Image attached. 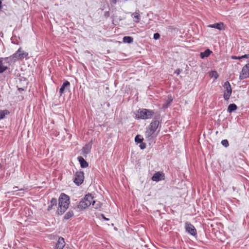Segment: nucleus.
<instances>
[{"instance_id": "f257e3e1", "label": "nucleus", "mask_w": 249, "mask_h": 249, "mask_svg": "<svg viewBox=\"0 0 249 249\" xmlns=\"http://www.w3.org/2000/svg\"><path fill=\"white\" fill-rule=\"evenodd\" d=\"M70 204V198L67 195L62 193L59 198L58 208L57 213L59 215L63 214L67 210Z\"/></svg>"}, {"instance_id": "f03ea898", "label": "nucleus", "mask_w": 249, "mask_h": 249, "mask_svg": "<svg viewBox=\"0 0 249 249\" xmlns=\"http://www.w3.org/2000/svg\"><path fill=\"white\" fill-rule=\"evenodd\" d=\"M93 197L90 194L86 195L84 198L79 202L77 208L80 210H83L88 208L92 203Z\"/></svg>"}, {"instance_id": "7ed1b4c3", "label": "nucleus", "mask_w": 249, "mask_h": 249, "mask_svg": "<svg viewBox=\"0 0 249 249\" xmlns=\"http://www.w3.org/2000/svg\"><path fill=\"white\" fill-rule=\"evenodd\" d=\"M154 112L153 111L147 109H142L138 111L137 116L139 118L148 119L152 117Z\"/></svg>"}, {"instance_id": "20e7f679", "label": "nucleus", "mask_w": 249, "mask_h": 249, "mask_svg": "<svg viewBox=\"0 0 249 249\" xmlns=\"http://www.w3.org/2000/svg\"><path fill=\"white\" fill-rule=\"evenodd\" d=\"M11 57H0V73H1L8 69V66L12 61Z\"/></svg>"}, {"instance_id": "39448f33", "label": "nucleus", "mask_w": 249, "mask_h": 249, "mask_svg": "<svg viewBox=\"0 0 249 249\" xmlns=\"http://www.w3.org/2000/svg\"><path fill=\"white\" fill-rule=\"evenodd\" d=\"M159 124V121L157 120L152 121L151 123L145 133L146 137H150L154 133L158 128Z\"/></svg>"}, {"instance_id": "423d86ee", "label": "nucleus", "mask_w": 249, "mask_h": 249, "mask_svg": "<svg viewBox=\"0 0 249 249\" xmlns=\"http://www.w3.org/2000/svg\"><path fill=\"white\" fill-rule=\"evenodd\" d=\"M28 55V53L24 52L21 48H19L16 53L11 56V59H13L15 61L17 59H22Z\"/></svg>"}, {"instance_id": "0eeeda50", "label": "nucleus", "mask_w": 249, "mask_h": 249, "mask_svg": "<svg viewBox=\"0 0 249 249\" xmlns=\"http://www.w3.org/2000/svg\"><path fill=\"white\" fill-rule=\"evenodd\" d=\"M223 87L225 89L224 93V98L225 100L228 101L231 94L232 89L228 81L225 82Z\"/></svg>"}, {"instance_id": "6e6552de", "label": "nucleus", "mask_w": 249, "mask_h": 249, "mask_svg": "<svg viewBox=\"0 0 249 249\" xmlns=\"http://www.w3.org/2000/svg\"><path fill=\"white\" fill-rule=\"evenodd\" d=\"M84 173L82 171H77L74 175V182L77 185L81 184L84 181Z\"/></svg>"}, {"instance_id": "1a4fd4ad", "label": "nucleus", "mask_w": 249, "mask_h": 249, "mask_svg": "<svg viewBox=\"0 0 249 249\" xmlns=\"http://www.w3.org/2000/svg\"><path fill=\"white\" fill-rule=\"evenodd\" d=\"M185 228L186 231L192 235H196V230L195 227L190 223L188 222L185 223Z\"/></svg>"}, {"instance_id": "9d476101", "label": "nucleus", "mask_w": 249, "mask_h": 249, "mask_svg": "<svg viewBox=\"0 0 249 249\" xmlns=\"http://www.w3.org/2000/svg\"><path fill=\"white\" fill-rule=\"evenodd\" d=\"M249 77V69L246 64L242 68V71L240 74L239 78L241 80H243Z\"/></svg>"}, {"instance_id": "9b49d317", "label": "nucleus", "mask_w": 249, "mask_h": 249, "mask_svg": "<svg viewBox=\"0 0 249 249\" xmlns=\"http://www.w3.org/2000/svg\"><path fill=\"white\" fill-rule=\"evenodd\" d=\"M164 179V174L162 172H158L154 174L152 180L155 181H159Z\"/></svg>"}, {"instance_id": "f8f14e48", "label": "nucleus", "mask_w": 249, "mask_h": 249, "mask_svg": "<svg viewBox=\"0 0 249 249\" xmlns=\"http://www.w3.org/2000/svg\"><path fill=\"white\" fill-rule=\"evenodd\" d=\"M65 245L64 239L62 237H59L55 245L54 249H63Z\"/></svg>"}, {"instance_id": "ddd939ff", "label": "nucleus", "mask_w": 249, "mask_h": 249, "mask_svg": "<svg viewBox=\"0 0 249 249\" xmlns=\"http://www.w3.org/2000/svg\"><path fill=\"white\" fill-rule=\"evenodd\" d=\"M208 27L210 28H216L219 30H223L224 29V24L222 22L216 23L213 24H210L208 25Z\"/></svg>"}, {"instance_id": "4468645a", "label": "nucleus", "mask_w": 249, "mask_h": 249, "mask_svg": "<svg viewBox=\"0 0 249 249\" xmlns=\"http://www.w3.org/2000/svg\"><path fill=\"white\" fill-rule=\"evenodd\" d=\"M77 159L80 162L81 167L82 168H86L88 166V163L84 160L82 157L79 156L77 158Z\"/></svg>"}, {"instance_id": "2eb2a0df", "label": "nucleus", "mask_w": 249, "mask_h": 249, "mask_svg": "<svg viewBox=\"0 0 249 249\" xmlns=\"http://www.w3.org/2000/svg\"><path fill=\"white\" fill-rule=\"evenodd\" d=\"M70 86V83L68 81H65L61 87L59 89V93L60 95H61L62 93L64 92L65 88H67L68 87H69Z\"/></svg>"}, {"instance_id": "dca6fc26", "label": "nucleus", "mask_w": 249, "mask_h": 249, "mask_svg": "<svg viewBox=\"0 0 249 249\" xmlns=\"http://www.w3.org/2000/svg\"><path fill=\"white\" fill-rule=\"evenodd\" d=\"M131 17L134 18V22L136 23L139 22L140 20V15L139 14V11L138 10V12L136 11L135 12L132 13L131 14Z\"/></svg>"}, {"instance_id": "f3484780", "label": "nucleus", "mask_w": 249, "mask_h": 249, "mask_svg": "<svg viewBox=\"0 0 249 249\" xmlns=\"http://www.w3.org/2000/svg\"><path fill=\"white\" fill-rule=\"evenodd\" d=\"M57 205V199L55 198H53L50 201V205L48 206L47 210L48 211H51L54 206Z\"/></svg>"}, {"instance_id": "a211bd4d", "label": "nucleus", "mask_w": 249, "mask_h": 249, "mask_svg": "<svg viewBox=\"0 0 249 249\" xmlns=\"http://www.w3.org/2000/svg\"><path fill=\"white\" fill-rule=\"evenodd\" d=\"M91 148V144L89 143L83 147L82 150L84 154H88L89 153Z\"/></svg>"}, {"instance_id": "6ab92c4d", "label": "nucleus", "mask_w": 249, "mask_h": 249, "mask_svg": "<svg viewBox=\"0 0 249 249\" xmlns=\"http://www.w3.org/2000/svg\"><path fill=\"white\" fill-rule=\"evenodd\" d=\"M237 108V106L234 104H230L228 107L227 111L229 113H231Z\"/></svg>"}, {"instance_id": "aec40b11", "label": "nucleus", "mask_w": 249, "mask_h": 249, "mask_svg": "<svg viewBox=\"0 0 249 249\" xmlns=\"http://www.w3.org/2000/svg\"><path fill=\"white\" fill-rule=\"evenodd\" d=\"M212 53L209 49H207L204 52L200 53V57L201 58H204L205 57H208Z\"/></svg>"}, {"instance_id": "412c9836", "label": "nucleus", "mask_w": 249, "mask_h": 249, "mask_svg": "<svg viewBox=\"0 0 249 249\" xmlns=\"http://www.w3.org/2000/svg\"><path fill=\"white\" fill-rule=\"evenodd\" d=\"M133 41V38L131 36H125L123 37V42L124 43H131Z\"/></svg>"}, {"instance_id": "4be33fe9", "label": "nucleus", "mask_w": 249, "mask_h": 249, "mask_svg": "<svg viewBox=\"0 0 249 249\" xmlns=\"http://www.w3.org/2000/svg\"><path fill=\"white\" fill-rule=\"evenodd\" d=\"M92 206L95 209L100 208L101 207L102 204L99 201H92Z\"/></svg>"}, {"instance_id": "5701e85b", "label": "nucleus", "mask_w": 249, "mask_h": 249, "mask_svg": "<svg viewBox=\"0 0 249 249\" xmlns=\"http://www.w3.org/2000/svg\"><path fill=\"white\" fill-rule=\"evenodd\" d=\"M173 99L171 96L168 97V99L165 104L163 105V107L164 108H167L168 106L172 103Z\"/></svg>"}, {"instance_id": "b1692460", "label": "nucleus", "mask_w": 249, "mask_h": 249, "mask_svg": "<svg viewBox=\"0 0 249 249\" xmlns=\"http://www.w3.org/2000/svg\"><path fill=\"white\" fill-rule=\"evenodd\" d=\"M73 215V213L72 211H69L64 216L65 219H69Z\"/></svg>"}, {"instance_id": "393cba45", "label": "nucleus", "mask_w": 249, "mask_h": 249, "mask_svg": "<svg viewBox=\"0 0 249 249\" xmlns=\"http://www.w3.org/2000/svg\"><path fill=\"white\" fill-rule=\"evenodd\" d=\"M9 113L7 110H0V120L3 119L5 115Z\"/></svg>"}, {"instance_id": "a878e982", "label": "nucleus", "mask_w": 249, "mask_h": 249, "mask_svg": "<svg viewBox=\"0 0 249 249\" xmlns=\"http://www.w3.org/2000/svg\"><path fill=\"white\" fill-rule=\"evenodd\" d=\"M16 191H17V190L12 191L9 192L8 193L11 194L12 195H15L16 196H23V195L24 194V192H20V193H18L15 194V192Z\"/></svg>"}, {"instance_id": "bb28decb", "label": "nucleus", "mask_w": 249, "mask_h": 249, "mask_svg": "<svg viewBox=\"0 0 249 249\" xmlns=\"http://www.w3.org/2000/svg\"><path fill=\"white\" fill-rule=\"evenodd\" d=\"M142 139L140 138V135H137L135 138V141L137 143H141L142 141Z\"/></svg>"}, {"instance_id": "cd10ccee", "label": "nucleus", "mask_w": 249, "mask_h": 249, "mask_svg": "<svg viewBox=\"0 0 249 249\" xmlns=\"http://www.w3.org/2000/svg\"><path fill=\"white\" fill-rule=\"evenodd\" d=\"M221 144L225 146V147H227L229 146V142L227 140H224L221 141Z\"/></svg>"}, {"instance_id": "c85d7f7f", "label": "nucleus", "mask_w": 249, "mask_h": 249, "mask_svg": "<svg viewBox=\"0 0 249 249\" xmlns=\"http://www.w3.org/2000/svg\"><path fill=\"white\" fill-rule=\"evenodd\" d=\"M210 76L211 77H214L215 79H216L218 77V74L216 71H212L210 73Z\"/></svg>"}, {"instance_id": "c756f323", "label": "nucleus", "mask_w": 249, "mask_h": 249, "mask_svg": "<svg viewBox=\"0 0 249 249\" xmlns=\"http://www.w3.org/2000/svg\"><path fill=\"white\" fill-rule=\"evenodd\" d=\"M160 37V35L159 33H155L154 34V38L155 39L157 40V39H159Z\"/></svg>"}, {"instance_id": "7c9ffc66", "label": "nucleus", "mask_w": 249, "mask_h": 249, "mask_svg": "<svg viewBox=\"0 0 249 249\" xmlns=\"http://www.w3.org/2000/svg\"><path fill=\"white\" fill-rule=\"evenodd\" d=\"M141 149H144L146 147V144L142 142L140 143V146Z\"/></svg>"}, {"instance_id": "2f4dec72", "label": "nucleus", "mask_w": 249, "mask_h": 249, "mask_svg": "<svg viewBox=\"0 0 249 249\" xmlns=\"http://www.w3.org/2000/svg\"><path fill=\"white\" fill-rule=\"evenodd\" d=\"M249 58V54H245L241 56H239V59H241V58Z\"/></svg>"}, {"instance_id": "473e14b6", "label": "nucleus", "mask_w": 249, "mask_h": 249, "mask_svg": "<svg viewBox=\"0 0 249 249\" xmlns=\"http://www.w3.org/2000/svg\"><path fill=\"white\" fill-rule=\"evenodd\" d=\"M180 71H180V70L178 69L177 70L175 71V73H176V74H177V75H178L180 73Z\"/></svg>"}, {"instance_id": "72a5a7b5", "label": "nucleus", "mask_w": 249, "mask_h": 249, "mask_svg": "<svg viewBox=\"0 0 249 249\" xmlns=\"http://www.w3.org/2000/svg\"><path fill=\"white\" fill-rule=\"evenodd\" d=\"M102 217H103V219H104L105 220H108L109 219L108 218H106L104 214H102Z\"/></svg>"}, {"instance_id": "f704fd0d", "label": "nucleus", "mask_w": 249, "mask_h": 249, "mask_svg": "<svg viewBox=\"0 0 249 249\" xmlns=\"http://www.w3.org/2000/svg\"><path fill=\"white\" fill-rule=\"evenodd\" d=\"M232 58L234 59H239V57H237V56H232Z\"/></svg>"}, {"instance_id": "c9c22d12", "label": "nucleus", "mask_w": 249, "mask_h": 249, "mask_svg": "<svg viewBox=\"0 0 249 249\" xmlns=\"http://www.w3.org/2000/svg\"><path fill=\"white\" fill-rule=\"evenodd\" d=\"M13 189H15V190H14V191H15V190H17H17H18L17 189H18V187H17V186H15V187H13Z\"/></svg>"}, {"instance_id": "e433bc0d", "label": "nucleus", "mask_w": 249, "mask_h": 249, "mask_svg": "<svg viewBox=\"0 0 249 249\" xmlns=\"http://www.w3.org/2000/svg\"><path fill=\"white\" fill-rule=\"evenodd\" d=\"M105 16H109V15H108V12H106V13H105Z\"/></svg>"}, {"instance_id": "4c0bfd02", "label": "nucleus", "mask_w": 249, "mask_h": 249, "mask_svg": "<svg viewBox=\"0 0 249 249\" xmlns=\"http://www.w3.org/2000/svg\"><path fill=\"white\" fill-rule=\"evenodd\" d=\"M113 0V2L114 3H116V1H117V0Z\"/></svg>"}, {"instance_id": "58836bf2", "label": "nucleus", "mask_w": 249, "mask_h": 249, "mask_svg": "<svg viewBox=\"0 0 249 249\" xmlns=\"http://www.w3.org/2000/svg\"><path fill=\"white\" fill-rule=\"evenodd\" d=\"M1 2L0 0V9L1 8Z\"/></svg>"}, {"instance_id": "ea45409f", "label": "nucleus", "mask_w": 249, "mask_h": 249, "mask_svg": "<svg viewBox=\"0 0 249 249\" xmlns=\"http://www.w3.org/2000/svg\"><path fill=\"white\" fill-rule=\"evenodd\" d=\"M19 191H22V190H23V189H19Z\"/></svg>"}]
</instances>
